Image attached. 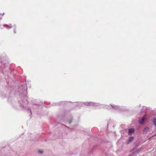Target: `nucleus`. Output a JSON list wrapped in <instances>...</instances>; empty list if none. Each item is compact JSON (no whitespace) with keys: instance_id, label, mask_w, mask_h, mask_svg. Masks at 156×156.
I'll use <instances>...</instances> for the list:
<instances>
[{"instance_id":"nucleus-1","label":"nucleus","mask_w":156,"mask_h":156,"mask_svg":"<svg viewBox=\"0 0 156 156\" xmlns=\"http://www.w3.org/2000/svg\"><path fill=\"white\" fill-rule=\"evenodd\" d=\"M84 104L87 106H96L98 105L97 103H95L92 102H86L84 103Z\"/></svg>"},{"instance_id":"nucleus-2","label":"nucleus","mask_w":156,"mask_h":156,"mask_svg":"<svg viewBox=\"0 0 156 156\" xmlns=\"http://www.w3.org/2000/svg\"><path fill=\"white\" fill-rule=\"evenodd\" d=\"M134 138L133 136H131L129 137L128 139L126 140V144H128L132 142Z\"/></svg>"},{"instance_id":"nucleus-3","label":"nucleus","mask_w":156,"mask_h":156,"mask_svg":"<svg viewBox=\"0 0 156 156\" xmlns=\"http://www.w3.org/2000/svg\"><path fill=\"white\" fill-rule=\"evenodd\" d=\"M145 118L144 117H142L141 119L139 121V123L141 124H142L144 122Z\"/></svg>"},{"instance_id":"nucleus-4","label":"nucleus","mask_w":156,"mask_h":156,"mask_svg":"<svg viewBox=\"0 0 156 156\" xmlns=\"http://www.w3.org/2000/svg\"><path fill=\"white\" fill-rule=\"evenodd\" d=\"M134 132V129L133 128H130L129 129L128 133L130 134L133 133Z\"/></svg>"},{"instance_id":"nucleus-5","label":"nucleus","mask_w":156,"mask_h":156,"mask_svg":"<svg viewBox=\"0 0 156 156\" xmlns=\"http://www.w3.org/2000/svg\"><path fill=\"white\" fill-rule=\"evenodd\" d=\"M148 130V128L147 127L145 128L143 130V132L144 133L147 132Z\"/></svg>"},{"instance_id":"nucleus-6","label":"nucleus","mask_w":156,"mask_h":156,"mask_svg":"<svg viewBox=\"0 0 156 156\" xmlns=\"http://www.w3.org/2000/svg\"><path fill=\"white\" fill-rule=\"evenodd\" d=\"M111 105L112 106V108H113L116 109V108H118L117 106H116V105Z\"/></svg>"},{"instance_id":"nucleus-7","label":"nucleus","mask_w":156,"mask_h":156,"mask_svg":"<svg viewBox=\"0 0 156 156\" xmlns=\"http://www.w3.org/2000/svg\"><path fill=\"white\" fill-rule=\"evenodd\" d=\"M153 122L154 125L156 126V118H155Z\"/></svg>"},{"instance_id":"nucleus-8","label":"nucleus","mask_w":156,"mask_h":156,"mask_svg":"<svg viewBox=\"0 0 156 156\" xmlns=\"http://www.w3.org/2000/svg\"><path fill=\"white\" fill-rule=\"evenodd\" d=\"M38 152L41 154H42L43 153V151H38Z\"/></svg>"},{"instance_id":"nucleus-9","label":"nucleus","mask_w":156,"mask_h":156,"mask_svg":"<svg viewBox=\"0 0 156 156\" xmlns=\"http://www.w3.org/2000/svg\"><path fill=\"white\" fill-rule=\"evenodd\" d=\"M6 27L8 29H10L12 28V27L11 26H8L7 25H6Z\"/></svg>"},{"instance_id":"nucleus-10","label":"nucleus","mask_w":156,"mask_h":156,"mask_svg":"<svg viewBox=\"0 0 156 156\" xmlns=\"http://www.w3.org/2000/svg\"><path fill=\"white\" fill-rule=\"evenodd\" d=\"M141 151V150L140 149H139L138 150V151H137V152L138 153H139V152H140V151Z\"/></svg>"},{"instance_id":"nucleus-11","label":"nucleus","mask_w":156,"mask_h":156,"mask_svg":"<svg viewBox=\"0 0 156 156\" xmlns=\"http://www.w3.org/2000/svg\"><path fill=\"white\" fill-rule=\"evenodd\" d=\"M71 122H72V121L71 120H70L69 122V124H70L71 123Z\"/></svg>"},{"instance_id":"nucleus-12","label":"nucleus","mask_w":156,"mask_h":156,"mask_svg":"<svg viewBox=\"0 0 156 156\" xmlns=\"http://www.w3.org/2000/svg\"><path fill=\"white\" fill-rule=\"evenodd\" d=\"M14 32L15 33H16V30H14Z\"/></svg>"},{"instance_id":"nucleus-13","label":"nucleus","mask_w":156,"mask_h":156,"mask_svg":"<svg viewBox=\"0 0 156 156\" xmlns=\"http://www.w3.org/2000/svg\"><path fill=\"white\" fill-rule=\"evenodd\" d=\"M2 19V18H1L0 19V20H1Z\"/></svg>"},{"instance_id":"nucleus-14","label":"nucleus","mask_w":156,"mask_h":156,"mask_svg":"<svg viewBox=\"0 0 156 156\" xmlns=\"http://www.w3.org/2000/svg\"><path fill=\"white\" fill-rule=\"evenodd\" d=\"M4 14V13L2 14V16Z\"/></svg>"}]
</instances>
